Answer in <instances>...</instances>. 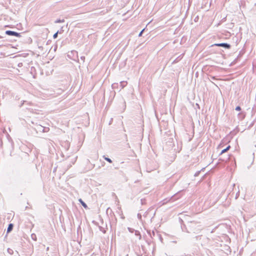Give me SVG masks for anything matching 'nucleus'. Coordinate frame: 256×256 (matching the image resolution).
I'll use <instances>...</instances> for the list:
<instances>
[{
    "instance_id": "f257e3e1",
    "label": "nucleus",
    "mask_w": 256,
    "mask_h": 256,
    "mask_svg": "<svg viewBox=\"0 0 256 256\" xmlns=\"http://www.w3.org/2000/svg\"><path fill=\"white\" fill-rule=\"evenodd\" d=\"M184 228H185L186 232L196 234H199L202 229L200 222L196 221L188 220L186 225L184 224V227L182 226V228L183 231H184Z\"/></svg>"
},
{
    "instance_id": "f03ea898",
    "label": "nucleus",
    "mask_w": 256,
    "mask_h": 256,
    "mask_svg": "<svg viewBox=\"0 0 256 256\" xmlns=\"http://www.w3.org/2000/svg\"><path fill=\"white\" fill-rule=\"evenodd\" d=\"M16 180L20 185H24L29 182L30 176L27 170L22 169L20 170L16 175Z\"/></svg>"
},
{
    "instance_id": "7ed1b4c3",
    "label": "nucleus",
    "mask_w": 256,
    "mask_h": 256,
    "mask_svg": "<svg viewBox=\"0 0 256 256\" xmlns=\"http://www.w3.org/2000/svg\"><path fill=\"white\" fill-rule=\"evenodd\" d=\"M212 46H216L219 47H222L226 49H230L231 47V46L228 43H217L214 44Z\"/></svg>"
},
{
    "instance_id": "20e7f679",
    "label": "nucleus",
    "mask_w": 256,
    "mask_h": 256,
    "mask_svg": "<svg viewBox=\"0 0 256 256\" xmlns=\"http://www.w3.org/2000/svg\"><path fill=\"white\" fill-rule=\"evenodd\" d=\"M5 34L8 36H16V37L20 36V33L17 32H16L10 30H6L5 32Z\"/></svg>"
},
{
    "instance_id": "39448f33",
    "label": "nucleus",
    "mask_w": 256,
    "mask_h": 256,
    "mask_svg": "<svg viewBox=\"0 0 256 256\" xmlns=\"http://www.w3.org/2000/svg\"><path fill=\"white\" fill-rule=\"evenodd\" d=\"M13 227H14V225L12 224H10L8 226V228H7V232L8 233V232H10L12 228H13Z\"/></svg>"
},
{
    "instance_id": "423d86ee",
    "label": "nucleus",
    "mask_w": 256,
    "mask_h": 256,
    "mask_svg": "<svg viewBox=\"0 0 256 256\" xmlns=\"http://www.w3.org/2000/svg\"><path fill=\"white\" fill-rule=\"evenodd\" d=\"M230 146H228L226 148H224V150H222V152L220 153V154H222L226 152H228L230 150Z\"/></svg>"
},
{
    "instance_id": "0eeeda50",
    "label": "nucleus",
    "mask_w": 256,
    "mask_h": 256,
    "mask_svg": "<svg viewBox=\"0 0 256 256\" xmlns=\"http://www.w3.org/2000/svg\"><path fill=\"white\" fill-rule=\"evenodd\" d=\"M78 201L84 208H88L86 204L81 198L79 199Z\"/></svg>"
},
{
    "instance_id": "6e6552de",
    "label": "nucleus",
    "mask_w": 256,
    "mask_h": 256,
    "mask_svg": "<svg viewBox=\"0 0 256 256\" xmlns=\"http://www.w3.org/2000/svg\"><path fill=\"white\" fill-rule=\"evenodd\" d=\"M134 234H135V236H138L139 240L141 239L142 236H141L140 233L139 231L136 230L134 232Z\"/></svg>"
},
{
    "instance_id": "1a4fd4ad",
    "label": "nucleus",
    "mask_w": 256,
    "mask_h": 256,
    "mask_svg": "<svg viewBox=\"0 0 256 256\" xmlns=\"http://www.w3.org/2000/svg\"><path fill=\"white\" fill-rule=\"evenodd\" d=\"M120 86H122V88H123L127 84L126 82L125 81H122L120 82Z\"/></svg>"
},
{
    "instance_id": "9d476101",
    "label": "nucleus",
    "mask_w": 256,
    "mask_h": 256,
    "mask_svg": "<svg viewBox=\"0 0 256 256\" xmlns=\"http://www.w3.org/2000/svg\"><path fill=\"white\" fill-rule=\"evenodd\" d=\"M104 159L107 161L108 162H110V163H112V160L110 158H109L108 157H106V156H104Z\"/></svg>"
},
{
    "instance_id": "9b49d317",
    "label": "nucleus",
    "mask_w": 256,
    "mask_h": 256,
    "mask_svg": "<svg viewBox=\"0 0 256 256\" xmlns=\"http://www.w3.org/2000/svg\"><path fill=\"white\" fill-rule=\"evenodd\" d=\"M64 19H58L55 21V23H61V22H64Z\"/></svg>"
},
{
    "instance_id": "f8f14e48",
    "label": "nucleus",
    "mask_w": 256,
    "mask_h": 256,
    "mask_svg": "<svg viewBox=\"0 0 256 256\" xmlns=\"http://www.w3.org/2000/svg\"><path fill=\"white\" fill-rule=\"evenodd\" d=\"M242 53L240 52L237 56V58L234 60V62H236L242 56Z\"/></svg>"
},
{
    "instance_id": "ddd939ff",
    "label": "nucleus",
    "mask_w": 256,
    "mask_h": 256,
    "mask_svg": "<svg viewBox=\"0 0 256 256\" xmlns=\"http://www.w3.org/2000/svg\"><path fill=\"white\" fill-rule=\"evenodd\" d=\"M31 238L32 240L36 241V236L34 234H31Z\"/></svg>"
},
{
    "instance_id": "4468645a",
    "label": "nucleus",
    "mask_w": 256,
    "mask_h": 256,
    "mask_svg": "<svg viewBox=\"0 0 256 256\" xmlns=\"http://www.w3.org/2000/svg\"><path fill=\"white\" fill-rule=\"evenodd\" d=\"M178 198L176 197V196L174 195V196H172L171 197L170 199V201L173 202H174L176 199Z\"/></svg>"
},
{
    "instance_id": "2eb2a0df",
    "label": "nucleus",
    "mask_w": 256,
    "mask_h": 256,
    "mask_svg": "<svg viewBox=\"0 0 256 256\" xmlns=\"http://www.w3.org/2000/svg\"><path fill=\"white\" fill-rule=\"evenodd\" d=\"M128 231L130 232H131V233H132V232H134L135 230H136L134 228H128Z\"/></svg>"
},
{
    "instance_id": "dca6fc26",
    "label": "nucleus",
    "mask_w": 256,
    "mask_h": 256,
    "mask_svg": "<svg viewBox=\"0 0 256 256\" xmlns=\"http://www.w3.org/2000/svg\"><path fill=\"white\" fill-rule=\"evenodd\" d=\"M58 31L56 32L54 35H53V38H56L57 37H58Z\"/></svg>"
},
{
    "instance_id": "f3484780",
    "label": "nucleus",
    "mask_w": 256,
    "mask_h": 256,
    "mask_svg": "<svg viewBox=\"0 0 256 256\" xmlns=\"http://www.w3.org/2000/svg\"><path fill=\"white\" fill-rule=\"evenodd\" d=\"M235 110H236V111H240L241 110V108L240 106H237Z\"/></svg>"
},
{
    "instance_id": "a211bd4d",
    "label": "nucleus",
    "mask_w": 256,
    "mask_h": 256,
    "mask_svg": "<svg viewBox=\"0 0 256 256\" xmlns=\"http://www.w3.org/2000/svg\"><path fill=\"white\" fill-rule=\"evenodd\" d=\"M144 29H143L142 30H141V32H140L139 33V34H138V36H142V34H143V32H144Z\"/></svg>"
},
{
    "instance_id": "6ab92c4d",
    "label": "nucleus",
    "mask_w": 256,
    "mask_h": 256,
    "mask_svg": "<svg viewBox=\"0 0 256 256\" xmlns=\"http://www.w3.org/2000/svg\"><path fill=\"white\" fill-rule=\"evenodd\" d=\"M196 240H199L201 238V236H197L195 237Z\"/></svg>"
},
{
    "instance_id": "aec40b11",
    "label": "nucleus",
    "mask_w": 256,
    "mask_h": 256,
    "mask_svg": "<svg viewBox=\"0 0 256 256\" xmlns=\"http://www.w3.org/2000/svg\"><path fill=\"white\" fill-rule=\"evenodd\" d=\"M80 60L82 61V62H84L85 57L84 56H80Z\"/></svg>"
},
{
    "instance_id": "412c9836",
    "label": "nucleus",
    "mask_w": 256,
    "mask_h": 256,
    "mask_svg": "<svg viewBox=\"0 0 256 256\" xmlns=\"http://www.w3.org/2000/svg\"><path fill=\"white\" fill-rule=\"evenodd\" d=\"M200 171H198V172H196L195 174H194V176H198V174H200Z\"/></svg>"
},
{
    "instance_id": "4be33fe9",
    "label": "nucleus",
    "mask_w": 256,
    "mask_h": 256,
    "mask_svg": "<svg viewBox=\"0 0 256 256\" xmlns=\"http://www.w3.org/2000/svg\"><path fill=\"white\" fill-rule=\"evenodd\" d=\"M138 218L139 220H141L142 219V215L140 214H138Z\"/></svg>"
},
{
    "instance_id": "5701e85b",
    "label": "nucleus",
    "mask_w": 256,
    "mask_h": 256,
    "mask_svg": "<svg viewBox=\"0 0 256 256\" xmlns=\"http://www.w3.org/2000/svg\"><path fill=\"white\" fill-rule=\"evenodd\" d=\"M229 159H230V157L228 156V157L226 158V159L222 160L223 161H227V160H228Z\"/></svg>"
},
{
    "instance_id": "b1692460",
    "label": "nucleus",
    "mask_w": 256,
    "mask_h": 256,
    "mask_svg": "<svg viewBox=\"0 0 256 256\" xmlns=\"http://www.w3.org/2000/svg\"><path fill=\"white\" fill-rule=\"evenodd\" d=\"M100 230L101 231H102L104 233H105V232H106V231H105V230H102V227H100Z\"/></svg>"
},
{
    "instance_id": "393cba45",
    "label": "nucleus",
    "mask_w": 256,
    "mask_h": 256,
    "mask_svg": "<svg viewBox=\"0 0 256 256\" xmlns=\"http://www.w3.org/2000/svg\"><path fill=\"white\" fill-rule=\"evenodd\" d=\"M40 129H42V131H44V127H42V126H40Z\"/></svg>"
},
{
    "instance_id": "a878e982",
    "label": "nucleus",
    "mask_w": 256,
    "mask_h": 256,
    "mask_svg": "<svg viewBox=\"0 0 256 256\" xmlns=\"http://www.w3.org/2000/svg\"><path fill=\"white\" fill-rule=\"evenodd\" d=\"M141 203L142 204H143L144 203V200L142 199L141 200Z\"/></svg>"
},
{
    "instance_id": "bb28decb",
    "label": "nucleus",
    "mask_w": 256,
    "mask_h": 256,
    "mask_svg": "<svg viewBox=\"0 0 256 256\" xmlns=\"http://www.w3.org/2000/svg\"><path fill=\"white\" fill-rule=\"evenodd\" d=\"M184 218H185V220H188L187 218H188L187 216H184Z\"/></svg>"
},
{
    "instance_id": "cd10ccee",
    "label": "nucleus",
    "mask_w": 256,
    "mask_h": 256,
    "mask_svg": "<svg viewBox=\"0 0 256 256\" xmlns=\"http://www.w3.org/2000/svg\"><path fill=\"white\" fill-rule=\"evenodd\" d=\"M152 235H153V236L154 235V231L152 232Z\"/></svg>"
},
{
    "instance_id": "c85d7f7f",
    "label": "nucleus",
    "mask_w": 256,
    "mask_h": 256,
    "mask_svg": "<svg viewBox=\"0 0 256 256\" xmlns=\"http://www.w3.org/2000/svg\"><path fill=\"white\" fill-rule=\"evenodd\" d=\"M180 221H181L182 222H183V220H182L181 218H180Z\"/></svg>"
},
{
    "instance_id": "c756f323",
    "label": "nucleus",
    "mask_w": 256,
    "mask_h": 256,
    "mask_svg": "<svg viewBox=\"0 0 256 256\" xmlns=\"http://www.w3.org/2000/svg\"><path fill=\"white\" fill-rule=\"evenodd\" d=\"M10 248L8 249V252H10Z\"/></svg>"
},
{
    "instance_id": "7c9ffc66",
    "label": "nucleus",
    "mask_w": 256,
    "mask_h": 256,
    "mask_svg": "<svg viewBox=\"0 0 256 256\" xmlns=\"http://www.w3.org/2000/svg\"><path fill=\"white\" fill-rule=\"evenodd\" d=\"M10 248L8 249V252H10Z\"/></svg>"
},
{
    "instance_id": "2f4dec72",
    "label": "nucleus",
    "mask_w": 256,
    "mask_h": 256,
    "mask_svg": "<svg viewBox=\"0 0 256 256\" xmlns=\"http://www.w3.org/2000/svg\"><path fill=\"white\" fill-rule=\"evenodd\" d=\"M3 38L2 36H0V38Z\"/></svg>"
}]
</instances>
